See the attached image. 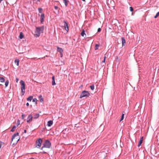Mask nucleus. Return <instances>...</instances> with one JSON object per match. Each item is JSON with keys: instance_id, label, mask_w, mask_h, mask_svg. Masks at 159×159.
Returning <instances> with one entry per match:
<instances>
[{"instance_id": "1", "label": "nucleus", "mask_w": 159, "mask_h": 159, "mask_svg": "<svg viewBox=\"0 0 159 159\" xmlns=\"http://www.w3.org/2000/svg\"><path fill=\"white\" fill-rule=\"evenodd\" d=\"M44 29V26H42L41 27H36V30L35 31V33L36 35L39 37V36L41 32L43 33V31Z\"/></svg>"}, {"instance_id": "2", "label": "nucleus", "mask_w": 159, "mask_h": 159, "mask_svg": "<svg viewBox=\"0 0 159 159\" xmlns=\"http://www.w3.org/2000/svg\"><path fill=\"white\" fill-rule=\"evenodd\" d=\"M20 83L21 85V90L22 96L25 93V82L22 80H21L20 82Z\"/></svg>"}, {"instance_id": "3", "label": "nucleus", "mask_w": 159, "mask_h": 159, "mask_svg": "<svg viewBox=\"0 0 159 159\" xmlns=\"http://www.w3.org/2000/svg\"><path fill=\"white\" fill-rule=\"evenodd\" d=\"M90 95V93L88 91L84 90L82 92L80 96V98H81L83 97L87 98Z\"/></svg>"}, {"instance_id": "4", "label": "nucleus", "mask_w": 159, "mask_h": 159, "mask_svg": "<svg viewBox=\"0 0 159 159\" xmlns=\"http://www.w3.org/2000/svg\"><path fill=\"white\" fill-rule=\"evenodd\" d=\"M42 142V140L41 138H39L36 141V143L37 145L36 147H37L38 148H40Z\"/></svg>"}, {"instance_id": "5", "label": "nucleus", "mask_w": 159, "mask_h": 159, "mask_svg": "<svg viewBox=\"0 0 159 159\" xmlns=\"http://www.w3.org/2000/svg\"><path fill=\"white\" fill-rule=\"evenodd\" d=\"M44 147L47 148H49L51 146V143L48 140H46L45 142L43 144Z\"/></svg>"}, {"instance_id": "6", "label": "nucleus", "mask_w": 159, "mask_h": 159, "mask_svg": "<svg viewBox=\"0 0 159 159\" xmlns=\"http://www.w3.org/2000/svg\"><path fill=\"white\" fill-rule=\"evenodd\" d=\"M45 18V15L43 13L42 14L40 18V21L41 24H43Z\"/></svg>"}, {"instance_id": "7", "label": "nucleus", "mask_w": 159, "mask_h": 159, "mask_svg": "<svg viewBox=\"0 0 159 159\" xmlns=\"http://www.w3.org/2000/svg\"><path fill=\"white\" fill-rule=\"evenodd\" d=\"M64 27L65 30L68 32L69 30L68 24L66 20H64Z\"/></svg>"}, {"instance_id": "8", "label": "nucleus", "mask_w": 159, "mask_h": 159, "mask_svg": "<svg viewBox=\"0 0 159 159\" xmlns=\"http://www.w3.org/2000/svg\"><path fill=\"white\" fill-rule=\"evenodd\" d=\"M33 118V117L32 115H30L28 117L27 122L29 123L32 120Z\"/></svg>"}, {"instance_id": "9", "label": "nucleus", "mask_w": 159, "mask_h": 159, "mask_svg": "<svg viewBox=\"0 0 159 159\" xmlns=\"http://www.w3.org/2000/svg\"><path fill=\"white\" fill-rule=\"evenodd\" d=\"M19 133L17 132L16 134H14L12 136V139H11V143L13 141V140H14V139H15V137L16 136H19Z\"/></svg>"}, {"instance_id": "10", "label": "nucleus", "mask_w": 159, "mask_h": 159, "mask_svg": "<svg viewBox=\"0 0 159 159\" xmlns=\"http://www.w3.org/2000/svg\"><path fill=\"white\" fill-rule=\"evenodd\" d=\"M52 124L53 121L52 120H50L48 122L47 125L48 126L50 127L52 125Z\"/></svg>"}, {"instance_id": "11", "label": "nucleus", "mask_w": 159, "mask_h": 159, "mask_svg": "<svg viewBox=\"0 0 159 159\" xmlns=\"http://www.w3.org/2000/svg\"><path fill=\"white\" fill-rule=\"evenodd\" d=\"M122 43V46L125 45V38L124 37H122L121 38Z\"/></svg>"}, {"instance_id": "12", "label": "nucleus", "mask_w": 159, "mask_h": 159, "mask_svg": "<svg viewBox=\"0 0 159 159\" xmlns=\"http://www.w3.org/2000/svg\"><path fill=\"white\" fill-rule=\"evenodd\" d=\"M57 51L58 52H59L60 53H63V50L61 48H60L59 47H58L57 48Z\"/></svg>"}, {"instance_id": "13", "label": "nucleus", "mask_w": 159, "mask_h": 159, "mask_svg": "<svg viewBox=\"0 0 159 159\" xmlns=\"http://www.w3.org/2000/svg\"><path fill=\"white\" fill-rule=\"evenodd\" d=\"M52 85H56V84L55 82L54 76H53L52 77Z\"/></svg>"}, {"instance_id": "14", "label": "nucleus", "mask_w": 159, "mask_h": 159, "mask_svg": "<svg viewBox=\"0 0 159 159\" xmlns=\"http://www.w3.org/2000/svg\"><path fill=\"white\" fill-rule=\"evenodd\" d=\"M19 139L20 138H19V137L18 138H16V139L15 138V139H14L15 141V143H13V144H16L17 143L18 141L19 140Z\"/></svg>"}, {"instance_id": "15", "label": "nucleus", "mask_w": 159, "mask_h": 159, "mask_svg": "<svg viewBox=\"0 0 159 159\" xmlns=\"http://www.w3.org/2000/svg\"><path fill=\"white\" fill-rule=\"evenodd\" d=\"M19 60L18 59H16L15 61V63L17 66H19Z\"/></svg>"}, {"instance_id": "16", "label": "nucleus", "mask_w": 159, "mask_h": 159, "mask_svg": "<svg viewBox=\"0 0 159 159\" xmlns=\"http://www.w3.org/2000/svg\"><path fill=\"white\" fill-rule=\"evenodd\" d=\"M24 37V35L23 34V33L22 32H20V35H19V38L20 39H22Z\"/></svg>"}, {"instance_id": "17", "label": "nucleus", "mask_w": 159, "mask_h": 159, "mask_svg": "<svg viewBox=\"0 0 159 159\" xmlns=\"http://www.w3.org/2000/svg\"><path fill=\"white\" fill-rule=\"evenodd\" d=\"M33 97L32 96H30L29 97L27 98L28 101H31V100L33 99Z\"/></svg>"}, {"instance_id": "18", "label": "nucleus", "mask_w": 159, "mask_h": 159, "mask_svg": "<svg viewBox=\"0 0 159 159\" xmlns=\"http://www.w3.org/2000/svg\"><path fill=\"white\" fill-rule=\"evenodd\" d=\"M81 34L82 36L83 37H84V35H85V36L86 35L85 34V31L84 30H83L82 32H81Z\"/></svg>"}, {"instance_id": "19", "label": "nucleus", "mask_w": 159, "mask_h": 159, "mask_svg": "<svg viewBox=\"0 0 159 159\" xmlns=\"http://www.w3.org/2000/svg\"><path fill=\"white\" fill-rule=\"evenodd\" d=\"M63 1L65 3V4L66 7H67L68 5V0H63Z\"/></svg>"}, {"instance_id": "20", "label": "nucleus", "mask_w": 159, "mask_h": 159, "mask_svg": "<svg viewBox=\"0 0 159 159\" xmlns=\"http://www.w3.org/2000/svg\"><path fill=\"white\" fill-rule=\"evenodd\" d=\"M5 80V79L3 77H0V82H4Z\"/></svg>"}, {"instance_id": "21", "label": "nucleus", "mask_w": 159, "mask_h": 159, "mask_svg": "<svg viewBox=\"0 0 159 159\" xmlns=\"http://www.w3.org/2000/svg\"><path fill=\"white\" fill-rule=\"evenodd\" d=\"M39 98H40V102H42L43 101V98H42L41 95L39 96Z\"/></svg>"}, {"instance_id": "22", "label": "nucleus", "mask_w": 159, "mask_h": 159, "mask_svg": "<svg viewBox=\"0 0 159 159\" xmlns=\"http://www.w3.org/2000/svg\"><path fill=\"white\" fill-rule=\"evenodd\" d=\"M124 115H125L124 114L122 113V116H121V118L120 120V122L122 120H123V119L124 118Z\"/></svg>"}, {"instance_id": "23", "label": "nucleus", "mask_w": 159, "mask_h": 159, "mask_svg": "<svg viewBox=\"0 0 159 159\" xmlns=\"http://www.w3.org/2000/svg\"><path fill=\"white\" fill-rule=\"evenodd\" d=\"M99 47V45L98 44H96L95 47V50L98 49V48Z\"/></svg>"}, {"instance_id": "24", "label": "nucleus", "mask_w": 159, "mask_h": 159, "mask_svg": "<svg viewBox=\"0 0 159 159\" xmlns=\"http://www.w3.org/2000/svg\"><path fill=\"white\" fill-rule=\"evenodd\" d=\"M16 128V126H13V127H12V128L11 130V131L12 132H14L15 131Z\"/></svg>"}, {"instance_id": "25", "label": "nucleus", "mask_w": 159, "mask_h": 159, "mask_svg": "<svg viewBox=\"0 0 159 159\" xmlns=\"http://www.w3.org/2000/svg\"><path fill=\"white\" fill-rule=\"evenodd\" d=\"M39 116V114H35L34 116V119H37L38 118Z\"/></svg>"}, {"instance_id": "26", "label": "nucleus", "mask_w": 159, "mask_h": 159, "mask_svg": "<svg viewBox=\"0 0 159 159\" xmlns=\"http://www.w3.org/2000/svg\"><path fill=\"white\" fill-rule=\"evenodd\" d=\"M142 143H143L142 141H141V140H139V143L138 145V147H140L141 145V144Z\"/></svg>"}, {"instance_id": "27", "label": "nucleus", "mask_w": 159, "mask_h": 159, "mask_svg": "<svg viewBox=\"0 0 159 159\" xmlns=\"http://www.w3.org/2000/svg\"><path fill=\"white\" fill-rule=\"evenodd\" d=\"M38 11L39 13H42V12L43 9L41 8H38Z\"/></svg>"}, {"instance_id": "28", "label": "nucleus", "mask_w": 159, "mask_h": 159, "mask_svg": "<svg viewBox=\"0 0 159 159\" xmlns=\"http://www.w3.org/2000/svg\"><path fill=\"white\" fill-rule=\"evenodd\" d=\"M37 100L36 98H34V99H33V102H35V104H37Z\"/></svg>"}, {"instance_id": "29", "label": "nucleus", "mask_w": 159, "mask_h": 159, "mask_svg": "<svg viewBox=\"0 0 159 159\" xmlns=\"http://www.w3.org/2000/svg\"><path fill=\"white\" fill-rule=\"evenodd\" d=\"M90 87L92 90H93L94 89V86L93 84L90 86Z\"/></svg>"}, {"instance_id": "30", "label": "nucleus", "mask_w": 159, "mask_h": 159, "mask_svg": "<svg viewBox=\"0 0 159 159\" xmlns=\"http://www.w3.org/2000/svg\"><path fill=\"white\" fill-rule=\"evenodd\" d=\"M9 83V81L8 80H7L5 82V87H6L7 86L8 84Z\"/></svg>"}, {"instance_id": "31", "label": "nucleus", "mask_w": 159, "mask_h": 159, "mask_svg": "<svg viewBox=\"0 0 159 159\" xmlns=\"http://www.w3.org/2000/svg\"><path fill=\"white\" fill-rule=\"evenodd\" d=\"M159 16V11L157 12L156 15L154 16L155 18H157Z\"/></svg>"}, {"instance_id": "32", "label": "nucleus", "mask_w": 159, "mask_h": 159, "mask_svg": "<svg viewBox=\"0 0 159 159\" xmlns=\"http://www.w3.org/2000/svg\"><path fill=\"white\" fill-rule=\"evenodd\" d=\"M20 124V121L19 120H18L17 121V125L18 126Z\"/></svg>"}, {"instance_id": "33", "label": "nucleus", "mask_w": 159, "mask_h": 159, "mask_svg": "<svg viewBox=\"0 0 159 159\" xmlns=\"http://www.w3.org/2000/svg\"><path fill=\"white\" fill-rule=\"evenodd\" d=\"M130 10L131 11H133L134 10V9L132 7H130Z\"/></svg>"}, {"instance_id": "34", "label": "nucleus", "mask_w": 159, "mask_h": 159, "mask_svg": "<svg viewBox=\"0 0 159 159\" xmlns=\"http://www.w3.org/2000/svg\"><path fill=\"white\" fill-rule=\"evenodd\" d=\"M25 116V115L24 114H23L21 116L22 119L23 120L24 119V118Z\"/></svg>"}, {"instance_id": "35", "label": "nucleus", "mask_w": 159, "mask_h": 159, "mask_svg": "<svg viewBox=\"0 0 159 159\" xmlns=\"http://www.w3.org/2000/svg\"><path fill=\"white\" fill-rule=\"evenodd\" d=\"M43 153V154H46L47 153V152H46L45 151H43L42 152H39V153Z\"/></svg>"}, {"instance_id": "36", "label": "nucleus", "mask_w": 159, "mask_h": 159, "mask_svg": "<svg viewBox=\"0 0 159 159\" xmlns=\"http://www.w3.org/2000/svg\"><path fill=\"white\" fill-rule=\"evenodd\" d=\"M101 31V29L100 28H98V32H100Z\"/></svg>"}, {"instance_id": "37", "label": "nucleus", "mask_w": 159, "mask_h": 159, "mask_svg": "<svg viewBox=\"0 0 159 159\" xmlns=\"http://www.w3.org/2000/svg\"><path fill=\"white\" fill-rule=\"evenodd\" d=\"M54 8L56 10H57L58 8V7L57 6H54Z\"/></svg>"}, {"instance_id": "38", "label": "nucleus", "mask_w": 159, "mask_h": 159, "mask_svg": "<svg viewBox=\"0 0 159 159\" xmlns=\"http://www.w3.org/2000/svg\"><path fill=\"white\" fill-rule=\"evenodd\" d=\"M143 137H142L141 138V139H140V140H141V141H143Z\"/></svg>"}, {"instance_id": "39", "label": "nucleus", "mask_w": 159, "mask_h": 159, "mask_svg": "<svg viewBox=\"0 0 159 159\" xmlns=\"http://www.w3.org/2000/svg\"><path fill=\"white\" fill-rule=\"evenodd\" d=\"M63 53H60V56L61 57H62L63 56Z\"/></svg>"}, {"instance_id": "40", "label": "nucleus", "mask_w": 159, "mask_h": 159, "mask_svg": "<svg viewBox=\"0 0 159 159\" xmlns=\"http://www.w3.org/2000/svg\"><path fill=\"white\" fill-rule=\"evenodd\" d=\"M18 80H19V79L18 78H16V82L17 83L18 82Z\"/></svg>"}, {"instance_id": "41", "label": "nucleus", "mask_w": 159, "mask_h": 159, "mask_svg": "<svg viewBox=\"0 0 159 159\" xmlns=\"http://www.w3.org/2000/svg\"><path fill=\"white\" fill-rule=\"evenodd\" d=\"M45 148V147H44V145H43V146L41 148V149L42 150L43 149V148Z\"/></svg>"}, {"instance_id": "42", "label": "nucleus", "mask_w": 159, "mask_h": 159, "mask_svg": "<svg viewBox=\"0 0 159 159\" xmlns=\"http://www.w3.org/2000/svg\"><path fill=\"white\" fill-rule=\"evenodd\" d=\"M26 105L27 106H28L29 105V104L28 102H27L26 104Z\"/></svg>"}, {"instance_id": "43", "label": "nucleus", "mask_w": 159, "mask_h": 159, "mask_svg": "<svg viewBox=\"0 0 159 159\" xmlns=\"http://www.w3.org/2000/svg\"><path fill=\"white\" fill-rule=\"evenodd\" d=\"M26 132H27V131H26V130L25 129L24 130V133H26Z\"/></svg>"}, {"instance_id": "44", "label": "nucleus", "mask_w": 159, "mask_h": 159, "mask_svg": "<svg viewBox=\"0 0 159 159\" xmlns=\"http://www.w3.org/2000/svg\"><path fill=\"white\" fill-rule=\"evenodd\" d=\"M105 60H106L105 59H104V60L102 61V62H105Z\"/></svg>"}, {"instance_id": "45", "label": "nucleus", "mask_w": 159, "mask_h": 159, "mask_svg": "<svg viewBox=\"0 0 159 159\" xmlns=\"http://www.w3.org/2000/svg\"><path fill=\"white\" fill-rule=\"evenodd\" d=\"M106 56H105L104 57V59H105L106 60Z\"/></svg>"}, {"instance_id": "46", "label": "nucleus", "mask_w": 159, "mask_h": 159, "mask_svg": "<svg viewBox=\"0 0 159 159\" xmlns=\"http://www.w3.org/2000/svg\"><path fill=\"white\" fill-rule=\"evenodd\" d=\"M29 159H34V158H30Z\"/></svg>"}, {"instance_id": "47", "label": "nucleus", "mask_w": 159, "mask_h": 159, "mask_svg": "<svg viewBox=\"0 0 159 159\" xmlns=\"http://www.w3.org/2000/svg\"><path fill=\"white\" fill-rule=\"evenodd\" d=\"M1 145L0 144V148H1Z\"/></svg>"}, {"instance_id": "48", "label": "nucleus", "mask_w": 159, "mask_h": 159, "mask_svg": "<svg viewBox=\"0 0 159 159\" xmlns=\"http://www.w3.org/2000/svg\"><path fill=\"white\" fill-rule=\"evenodd\" d=\"M83 1H85V0H82Z\"/></svg>"}, {"instance_id": "49", "label": "nucleus", "mask_w": 159, "mask_h": 159, "mask_svg": "<svg viewBox=\"0 0 159 159\" xmlns=\"http://www.w3.org/2000/svg\"><path fill=\"white\" fill-rule=\"evenodd\" d=\"M117 59H118V57H117Z\"/></svg>"}, {"instance_id": "50", "label": "nucleus", "mask_w": 159, "mask_h": 159, "mask_svg": "<svg viewBox=\"0 0 159 159\" xmlns=\"http://www.w3.org/2000/svg\"><path fill=\"white\" fill-rule=\"evenodd\" d=\"M82 86H82V85H81V87H82Z\"/></svg>"}, {"instance_id": "51", "label": "nucleus", "mask_w": 159, "mask_h": 159, "mask_svg": "<svg viewBox=\"0 0 159 159\" xmlns=\"http://www.w3.org/2000/svg\"><path fill=\"white\" fill-rule=\"evenodd\" d=\"M0 85H2V84H0Z\"/></svg>"}]
</instances>
